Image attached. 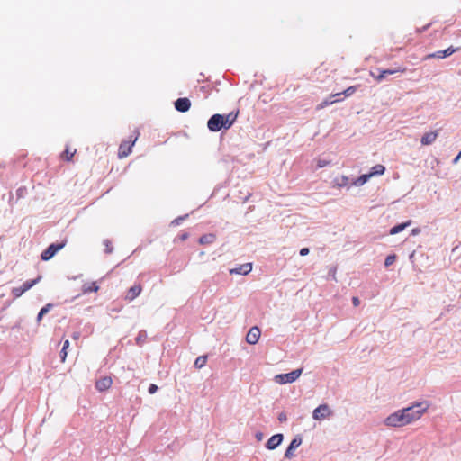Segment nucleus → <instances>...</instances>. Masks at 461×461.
<instances>
[{
  "label": "nucleus",
  "mask_w": 461,
  "mask_h": 461,
  "mask_svg": "<svg viewBox=\"0 0 461 461\" xmlns=\"http://www.w3.org/2000/svg\"><path fill=\"white\" fill-rule=\"evenodd\" d=\"M329 164H330V161L325 160V159L319 158L317 160V167L318 168H322V167L328 166Z\"/></svg>",
  "instance_id": "4c0bfd02"
},
{
  "label": "nucleus",
  "mask_w": 461,
  "mask_h": 461,
  "mask_svg": "<svg viewBox=\"0 0 461 461\" xmlns=\"http://www.w3.org/2000/svg\"><path fill=\"white\" fill-rule=\"evenodd\" d=\"M352 303L355 307H357L360 304V300L358 297L352 298Z\"/></svg>",
  "instance_id": "79ce46f5"
},
{
  "label": "nucleus",
  "mask_w": 461,
  "mask_h": 461,
  "mask_svg": "<svg viewBox=\"0 0 461 461\" xmlns=\"http://www.w3.org/2000/svg\"><path fill=\"white\" fill-rule=\"evenodd\" d=\"M458 157H461V151L458 153Z\"/></svg>",
  "instance_id": "8fccbe9b"
},
{
  "label": "nucleus",
  "mask_w": 461,
  "mask_h": 461,
  "mask_svg": "<svg viewBox=\"0 0 461 461\" xmlns=\"http://www.w3.org/2000/svg\"><path fill=\"white\" fill-rule=\"evenodd\" d=\"M99 290V286L96 285L95 282L92 283H85L82 285V293L83 294H89L92 292H97Z\"/></svg>",
  "instance_id": "4be33fe9"
},
{
  "label": "nucleus",
  "mask_w": 461,
  "mask_h": 461,
  "mask_svg": "<svg viewBox=\"0 0 461 461\" xmlns=\"http://www.w3.org/2000/svg\"><path fill=\"white\" fill-rule=\"evenodd\" d=\"M260 333V330L258 327L250 328L246 335V341L250 345L256 344L259 339Z\"/></svg>",
  "instance_id": "f8f14e48"
},
{
  "label": "nucleus",
  "mask_w": 461,
  "mask_h": 461,
  "mask_svg": "<svg viewBox=\"0 0 461 461\" xmlns=\"http://www.w3.org/2000/svg\"><path fill=\"white\" fill-rule=\"evenodd\" d=\"M278 420H279L280 422H285V421H286V420H287V416H286L285 412L282 411V412H280V413H279V415H278Z\"/></svg>",
  "instance_id": "ea45409f"
},
{
  "label": "nucleus",
  "mask_w": 461,
  "mask_h": 461,
  "mask_svg": "<svg viewBox=\"0 0 461 461\" xmlns=\"http://www.w3.org/2000/svg\"><path fill=\"white\" fill-rule=\"evenodd\" d=\"M238 114H239V111L230 112L228 114H223L224 121L226 123V128L230 129L233 125V123L237 120Z\"/></svg>",
  "instance_id": "a211bd4d"
},
{
  "label": "nucleus",
  "mask_w": 461,
  "mask_h": 461,
  "mask_svg": "<svg viewBox=\"0 0 461 461\" xmlns=\"http://www.w3.org/2000/svg\"><path fill=\"white\" fill-rule=\"evenodd\" d=\"M303 438L300 434L296 435L292 441L290 442L289 446L287 447L285 452V457L291 459L294 455V451L302 444Z\"/></svg>",
  "instance_id": "6e6552de"
},
{
  "label": "nucleus",
  "mask_w": 461,
  "mask_h": 461,
  "mask_svg": "<svg viewBox=\"0 0 461 461\" xmlns=\"http://www.w3.org/2000/svg\"><path fill=\"white\" fill-rule=\"evenodd\" d=\"M80 338V332L78 331H75L73 334H72V339L77 340Z\"/></svg>",
  "instance_id": "a18cd8bd"
},
{
  "label": "nucleus",
  "mask_w": 461,
  "mask_h": 461,
  "mask_svg": "<svg viewBox=\"0 0 461 461\" xmlns=\"http://www.w3.org/2000/svg\"><path fill=\"white\" fill-rule=\"evenodd\" d=\"M207 362V356H200L195 359L194 366L198 369L203 367Z\"/></svg>",
  "instance_id": "bb28decb"
},
{
  "label": "nucleus",
  "mask_w": 461,
  "mask_h": 461,
  "mask_svg": "<svg viewBox=\"0 0 461 461\" xmlns=\"http://www.w3.org/2000/svg\"><path fill=\"white\" fill-rule=\"evenodd\" d=\"M437 136L436 131L427 132L421 137L420 142L422 145H430L436 140Z\"/></svg>",
  "instance_id": "f3484780"
},
{
  "label": "nucleus",
  "mask_w": 461,
  "mask_h": 461,
  "mask_svg": "<svg viewBox=\"0 0 461 461\" xmlns=\"http://www.w3.org/2000/svg\"><path fill=\"white\" fill-rule=\"evenodd\" d=\"M41 279V276H38L35 279L25 281L21 286L14 287L12 289V294L15 298L22 296L23 294H24L26 291L31 289L36 284H38Z\"/></svg>",
  "instance_id": "423d86ee"
},
{
  "label": "nucleus",
  "mask_w": 461,
  "mask_h": 461,
  "mask_svg": "<svg viewBox=\"0 0 461 461\" xmlns=\"http://www.w3.org/2000/svg\"><path fill=\"white\" fill-rule=\"evenodd\" d=\"M113 380L110 376H104L95 382V388L99 392H104L111 387Z\"/></svg>",
  "instance_id": "4468645a"
},
{
  "label": "nucleus",
  "mask_w": 461,
  "mask_h": 461,
  "mask_svg": "<svg viewBox=\"0 0 461 461\" xmlns=\"http://www.w3.org/2000/svg\"><path fill=\"white\" fill-rule=\"evenodd\" d=\"M174 105L176 111L185 113L191 107V101L186 97H180L175 101Z\"/></svg>",
  "instance_id": "9d476101"
},
{
  "label": "nucleus",
  "mask_w": 461,
  "mask_h": 461,
  "mask_svg": "<svg viewBox=\"0 0 461 461\" xmlns=\"http://www.w3.org/2000/svg\"><path fill=\"white\" fill-rule=\"evenodd\" d=\"M420 232V230L419 228H415L411 230L412 235H417Z\"/></svg>",
  "instance_id": "49530a36"
},
{
  "label": "nucleus",
  "mask_w": 461,
  "mask_h": 461,
  "mask_svg": "<svg viewBox=\"0 0 461 461\" xmlns=\"http://www.w3.org/2000/svg\"><path fill=\"white\" fill-rule=\"evenodd\" d=\"M207 127L209 131L212 132L220 131L222 129L228 130V128H226L223 114L220 113H216L211 116L207 122Z\"/></svg>",
  "instance_id": "7ed1b4c3"
},
{
  "label": "nucleus",
  "mask_w": 461,
  "mask_h": 461,
  "mask_svg": "<svg viewBox=\"0 0 461 461\" xmlns=\"http://www.w3.org/2000/svg\"><path fill=\"white\" fill-rule=\"evenodd\" d=\"M385 171V167L384 166L381 165V164H377V165H375L372 168H371V171L369 172V175H371V177L374 176H381L384 173Z\"/></svg>",
  "instance_id": "b1692460"
},
{
  "label": "nucleus",
  "mask_w": 461,
  "mask_h": 461,
  "mask_svg": "<svg viewBox=\"0 0 461 461\" xmlns=\"http://www.w3.org/2000/svg\"><path fill=\"white\" fill-rule=\"evenodd\" d=\"M188 216H189L188 214H185V215H182V216H179V217L176 218L175 220L172 221L171 225L176 226V225L181 224V222L184 220H185L186 218H188Z\"/></svg>",
  "instance_id": "c9c22d12"
},
{
  "label": "nucleus",
  "mask_w": 461,
  "mask_h": 461,
  "mask_svg": "<svg viewBox=\"0 0 461 461\" xmlns=\"http://www.w3.org/2000/svg\"><path fill=\"white\" fill-rule=\"evenodd\" d=\"M216 240V236L212 233H208V234H204V235H202L200 238H199V243L201 245H208V244H212Z\"/></svg>",
  "instance_id": "412c9836"
},
{
  "label": "nucleus",
  "mask_w": 461,
  "mask_h": 461,
  "mask_svg": "<svg viewBox=\"0 0 461 461\" xmlns=\"http://www.w3.org/2000/svg\"><path fill=\"white\" fill-rule=\"evenodd\" d=\"M178 237H179V239H180L181 240H183V241H184V240H187V239H188L189 234H188L187 232H183V233H181Z\"/></svg>",
  "instance_id": "37998d69"
},
{
  "label": "nucleus",
  "mask_w": 461,
  "mask_h": 461,
  "mask_svg": "<svg viewBox=\"0 0 461 461\" xmlns=\"http://www.w3.org/2000/svg\"><path fill=\"white\" fill-rule=\"evenodd\" d=\"M456 50H458V48L449 47V48H447V49H446L444 50H438V51L428 54L425 57V59H445V58L452 55L453 53H455Z\"/></svg>",
  "instance_id": "1a4fd4ad"
},
{
  "label": "nucleus",
  "mask_w": 461,
  "mask_h": 461,
  "mask_svg": "<svg viewBox=\"0 0 461 461\" xmlns=\"http://www.w3.org/2000/svg\"><path fill=\"white\" fill-rule=\"evenodd\" d=\"M53 308V304L52 303H47L45 306H43L38 315H37V318H36V321L38 323L41 322V321L42 320L43 316L45 314H47L51 309Z\"/></svg>",
  "instance_id": "5701e85b"
},
{
  "label": "nucleus",
  "mask_w": 461,
  "mask_h": 461,
  "mask_svg": "<svg viewBox=\"0 0 461 461\" xmlns=\"http://www.w3.org/2000/svg\"><path fill=\"white\" fill-rule=\"evenodd\" d=\"M158 387L156 384H151L149 386L148 392H149V393L153 394L158 391Z\"/></svg>",
  "instance_id": "58836bf2"
},
{
  "label": "nucleus",
  "mask_w": 461,
  "mask_h": 461,
  "mask_svg": "<svg viewBox=\"0 0 461 461\" xmlns=\"http://www.w3.org/2000/svg\"><path fill=\"white\" fill-rule=\"evenodd\" d=\"M67 244V240H64L60 243H51L49 247L42 251L41 258L43 261L51 259L60 249H62Z\"/></svg>",
  "instance_id": "20e7f679"
},
{
  "label": "nucleus",
  "mask_w": 461,
  "mask_h": 461,
  "mask_svg": "<svg viewBox=\"0 0 461 461\" xmlns=\"http://www.w3.org/2000/svg\"><path fill=\"white\" fill-rule=\"evenodd\" d=\"M382 71H383L384 77H386L387 76L393 75L398 72L402 73L405 71V68H394V69L388 68V69H384Z\"/></svg>",
  "instance_id": "c85d7f7f"
},
{
  "label": "nucleus",
  "mask_w": 461,
  "mask_h": 461,
  "mask_svg": "<svg viewBox=\"0 0 461 461\" xmlns=\"http://www.w3.org/2000/svg\"><path fill=\"white\" fill-rule=\"evenodd\" d=\"M103 243L105 246V249H104L105 253L111 254L113 251V248L112 246L111 240L108 239H105Z\"/></svg>",
  "instance_id": "2f4dec72"
},
{
  "label": "nucleus",
  "mask_w": 461,
  "mask_h": 461,
  "mask_svg": "<svg viewBox=\"0 0 461 461\" xmlns=\"http://www.w3.org/2000/svg\"><path fill=\"white\" fill-rule=\"evenodd\" d=\"M252 270V264L251 263H246L243 265H240L239 267H235L230 270V274L233 275H248Z\"/></svg>",
  "instance_id": "dca6fc26"
},
{
  "label": "nucleus",
  "mask_w": 461,
  "mask_h": 461,
  "mask_svg": "<svg viewBox=\"0 0 461 461\" xmlns=\"http://www.w3.org/2000/svg\"><path fill=\"white\" fill-rule=\"evenodd\" d=\"M255 437H256L258 441H261L263 439L264 434L262 432H260V431H258L255 434Z\"/></svg>",
  "instance_id": "c03bdc74"
},
{
  "label": "nucleus",
  "mask_w": 461,
  "mask_h": 461,
  "mask_svg": "<svg viewBox=\"0 0 461 461\" xmlns=\"http://www.w3.org/2000/svg\"><path fill=\"white\" fill-rule=\"evenodd\" d=\"M357 90V86H349L348 87L347 89H345L342 93H340L341 95H344L346 97L348 96H350L352 95Z\"/></svg>",
  "instance_id": "473e14b6"
},
{
  "label": "nucleus",
  "mask_w": 461,
  "mask_h": 461,
  "mask_svg": "<svg viewBox=\"0 0 461 461\" xmlns=\"http://www.w3.org/2000/svg\"><path fill=\"white\" fill-rule=\"evenodd\" d=\"M370 177H371V175H369V173L361 175L356 180H354L352 185H356V186H361L364 184H366L370 179Z\"/></svg>",
  "instance_id": "393cba45"
},
{
  "label": "nucleus",
  "mask_w": 461,
  "mask_h": 461,
  "mask_svg": "<svg viewBox=\"0 0 461 461\" xmlns=\"http://www.w3.org/2000/svg\"><path fill=\"white\" fill-rule=\"evenodd\" d=\"M68 347H69V341L67 339V340L64 341L63 347H62V348L60 350V353H59L60 358H61L62 362H64L65 359H66V357H67V354H68L67 353V349H68Z\"/></svg>",
  "instance_id": "cd10ccee"
},
{
  "label": "nucleus",
  "mask_w": 461,
  "mask_h": 461,
  "mask_svg": "<svg viewBox=\"0 0 461 461\" xmlns=\"http://www.w3.org/2000/svg\"><path fill=\"white\" fill-rule=\"evenodd\" d=\"M309 251H310V250H309V249H308V248H303V249H300L299 254H300V256H303H303L308 255V254H309Z\"/></svg>",
  "instance_id": "a19ab883"
},
{
  "label": "nucleus",
  "mask_w": 461,
  "mask_h": 461,
  "mask_svg": "<svg viewBox=\"0 0 461 461\" xmlns=\"http://www.w3.org/2000/svg\"><path fill=\"white\" fill-rule=\"evenodd\" d=\"M414 255V252L411 254L410 258H411Z\"/></svg>",
  "instance_id": "09e8293b"
},
{
  "label": "nucleus",
  "mask_w": 461,
  "mask_h": 461,
  "mask_svg": "<svg viewBox=\"0 0 461 461\" xmlns=\"http://www.w3.org/2000/svg\"><path fill=\"white\" fill-rule=\"evenodd\" d=\"M461 157H458V155L454 158L453 163L456 164Z\"/></svg>",
  "instance_id": "de8ad7c7"
},
{
  "label": "nucleus",
  "mask_w": 461,
  "mask_h": 461,
  "mask_svg": "<svg viewBox=\"0 0 461 461\" xmlns=\"http://www.w3.org/2000/svg\"><path fill=\"white\" fill-rule=\"evenodd\" d=\"M429 407V402L424 401L415 402L411 406L403 408V413L406 417L408 423L410 424L412 421L419 420L421 417V415L427 411Z\"/></svg>",
  "instance_id": "f257e3e1"
},
{
  "label": "nucleus",
  "mask_w": 461,
  "mask_h": 461,
  "mask_svg": "<svg viewBox=\"0 0 461 461\" xmlns=\"http://www.w3.org/2000/svg\"><path fill=\"white\" fill-rule=\"evenodd\" d=\"M284 436L281 433L272 436L266 443V447L269 450L276 448L283 441Z\"/></svg>",
  "instance_id": "ddd939ff"
},
{
  "label": "nucleus",
  "mask_w": 461,
  "mask_h": 461,
  "mask_svg": "<svg viewBox=\"0 0 461 461\" xmlns=\"http://www.w3.org/2000/svg\"><path fill=\"white\" fill-rule=\"evenodd\" d=\"M341 95L340 93H337L335 95H330L329 98L323 100L321 104H319L317 105V109L320 110V109H323L325 108L326 106L330 105V104H332L334 103H336L337 101H339V99H333V97H339Z\"/></svg>",
  "instance_id": "6ab92c4d"
},
{
  "label": "nucleus",
  "mask_w": 461,
  "mask_h": 461,
  "mask_svg": "<svg viewBox=\"0 0 461 461\" xmlns=\"http://www.w3.org/2000/svg\"><path fill=\"white\" fill-rule=\"evenodd\" d=\"M141 290H142V287L140 284L134 285L127 291L125 300H127L129 302L133 301L137 296L140 295V294L141 293Z\"/></svg>",
  "instance_id": "2eb2a0df"
},
{
  "label": "nucleus",
  "mask_w": 461,
  "mask_h": 461,
  "mask_svg": "<svg viewBox=\"0 0 461 461\" xmlns=\"http://www.w3.org/2000/svg\"><path fill=\"white\" fill-rule=\"evenodd\" d=\"M76 150L73 152H70L68 149H66V150L63 152V157H65V159L68 161H70L75 154Z\"/></svg>",
  "instance_id": "e433bc0d"
},
{
  "label": "nucleus",
  "mask_w": 461,
  "mask_h": 461,
  "mask_svg": "<svg viewBox=\"0 0 461 461\" xmlns=\"http://www.w3.org/2000/svg\"><path fill=\"white\" fill-rule=\"evenodd\" d=\"M396 260V255L395 254H392V255H388L385 258V261H384V266L386 267H390L391 265H393Z\"/></svg>",
  "instance_id": "7c9ffc66"
},
{
  "label": "nucleus",
  "mask_w": 461,
  "mask_h": 461,
  "mask_svg": "<svg viewBox=\"0 0 461 461\" xmlns=\"http://www.w3.org/2000/svg\"><path fill=\"white\" fill-rule=\"evenodd\" d=\"M332 415L328 404L323 403L315 408L312 411V418L315 420H321Z\"/></svg>",
  "instance_id": "0eeeda50"
},
{
  "label": "nucleus",
  "mask_w": 461,
  "mask_h": 461,
  "mask_svg": "<svg viewBox=\"0 0 461 461\" xmlns=\"http://www.w3.org/2000/svg\"><path fill=\"white\" fill-rule=\"evenodd\" d=\"M137 137L133 140L123 141L120 144L119 147V157L125 158L131 153V148L134 145Z\"/></svg>",
  "instance_id": "9b49d317"
},
{
  "label": "nucleus",
  "mask_w": 461,
  "mask_h": 461,
  "mask_svg": "<svg viewBox=\"0 0 461 461\" xmlns=\"http://www.w3.org/2000/svg\"><path fill=\"white\" fill-rule=\"evenodd\" d=\"M384 424L388 427H402L408 423L406 417L403 413V410H398L397 411L390 414L384 420Z\"/></svg>",
  "instance_id": "f03ea898"
},
{
  "label": "nucleus",
  "mask_w": 461,
  "mask_h": 461,
  "mask_svg": "<svg viewBox=\"0 0 461 461\" xmlns=\"http://www.w3.org/2000/svg\"><path fill=\"white\" fill-rule=\"evenodd\" d=\"M146 339H147V332L145 330H140L135 339L136 344L138 346H142V344L145 342Z\"/></svg>",
  "instance_id": "a878e982"
},
{
  "label": "nucleus",
  "mask_w": 461,
  "mask_h": 461,
  "mask_svg": "<svg viewBox=\"0 0 461 461\" xmlns=\"http://www.w3.org/2000/svg\"><path fill=\"white\" fill-rule=\"evenodd\" d=\"M377 70H378V72H379L377 75H376V74H375L374 72H371V76H372V77H374L377 82H381V81H383V80L385 78V77H384V73H383V71H382L381 69H377Z\"/></svg>",
  "instance_id": "72a5a7b5"
},
{
  "label": "nucleus",
  "mask_w": 461,
  "mask_h": 461,
  "mask_svg": "<svg viewBox=\"0 0 461 461\" xmlns=\"http://www.w3.org/2000/svg\"><path fill=\"white\" fill-rule=\"evenodd\" d=\"M27 194V189L26 187L23 186V187H19L17 190H16V196H17V199H20V198H23L25 196V194Z\"/></svg>",
  "instance_id": "f704fd0d"
},
{
  "label": "nucleus",
  "mask_w": 461,
  "mask_h": 461,
  "mask_svg": "<svg viewBox=\"0 0 461 461\" xmlns=\"http://www.w3.org/2000/svg\"><path fill=\"white\" fill-rule=\"evenodd\" d=\"M303 372V368L293 370L290 373L276 375L274 378L275 382L284 384H291L299 378Z\"/></svg>",
  "instance_id": "39448f33"
},
{
  "label": "nucleus",
  "mask_w": 461,
  "mask_h": 461,
  "mask_svg": "<svg viewBox=\"0 0 461 461\" xmlns=\"http://www.w3.org/2000/svg\"><path fill=\"white\" fill-rule=\"evenodd\" d=\"M335 181H336V185L339 187H343V186H346L348 185V177L345 176H342L339 179L337 178Z\"/></svg>",
  "instance_id": "c756f323"
},
{
  "label": "nucleus",
  "mask_w": 461,
  "mask_h": 461,
  "mask_svg": "<svg viewBox=\"0 0 461 461\" xmlns=\"http://www.w3.org/2000/svg\"><path fill=\"white\" fill-rule=\"evenodd\" d=\"M411 221L409 220L406 222H402V223L397 224V225H395V226H393V228L390 229L389 234L395 235V234L402 231L403 230H405L408 226L411 225Z\"/></svg>",
  "instance_id": "aec40b11"
}]
</instances>
